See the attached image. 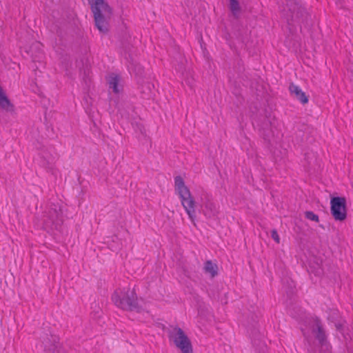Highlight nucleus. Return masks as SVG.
Here are the masks:
<instances>
[{
    "label": "nucleus",
    "instance_id": "1",
    "mask_svg": "<svg viewBox=\"0 0 353 353\" xmlns=\"http://www.w3.org/2000/svg\"><path fill=\"white\" fill-rule=\"evenodd\" d=\"M94 15V22L98 30L102 33L108 31V19L112 14V9L104 0H88Z\"/></svg>",
    "mask_w": 353,
    "mask_h": 353
},
{
    "label": "nucleus",
    "instance_id": "2",
    "mask_svg": "<svg viewBox=\"0 0 353 353\" xmlns=\"http://www.w3.org/2000/svg\"><path fill=\"white\" fill-rule=\"evenodd\" d=\"M174 186L175 190L181 199L182 206L192 223L195 225L196 203L181 176H177L174 178Z\"/></svg>",
    "mask_w": 353,
    "mask_h": 353
},
{
    "label": "nucleus",
    "instance_id": "3",
    "mask_svg": "<svg viewBox=\"0 0 353 353\" xmlns=\"http://www.w3.org/2000/svg\"><path fill=\"white\" fill-rule=\"evenodd\" d=\"M114 303L123 310L139 312L140 306L134 289L117 290L112 296Z\"/></svg>",
    "mask_w": 353,
    "mask_h": 353
},
{
    "label": "nucleus",
    "instance_id": "4",
    "mask_svg": "<svg viewBox=\"0 0 353 353\" xmlns=\"http://www.w3.org/2000/svg\"><path fill=\"white\" fill-rule=\"evenodd\" d=\"M288 10L285 11L284 17L289 26L290 30L296 26L301 25L307 18L305 8L296 1H290L287 4Z\"/></svg>",
    "mask_w": 353,
    "mask_h": 353
},
{
    "label": "nucleus",
    "instance_id": "5",
    "mask_svg": "<svg viewBox=\"0 0 353 353\" xmlns=\"http://www.w3.org/2000/svg\"><path fill=\"white\" fill-rule=\"evenodd\" d=\"M62 210L58 204H51L43 215V226L46 229H56L63 223Z\"/></svg>",
    "mask_w": 353,
    "mask_h": 353
},
{
    "label": "nucleus",
    "instance_id": "6",
    "mask_svg": "<svg viewBox=\"0 0 353 353\" xmlns=\"http://www.w3.org/2000/svg\"><path fill=\"white\" fill-rule=\"evenodd\" d=\"M39 163L47 171H52L55 166V163L58 156L52 147L41 145L38 148Z\"/></svg>",
    "mask_w": 353,
    "mask_h": 353
},
{
    "label": "nucleus",
    "instance_id": "7",
    "mask_svg": "<svg viewBox=\"0 0 353 353\" xmlns=\"http://www.w3.org/2000/svg\"><path fill=\"white\" fill-rule=\"evenodd\" d=\"M169 337L183 353H192L190 341L181 328L174 327L170 331Z\"/></svg>",
    "mask_w": 353,
    "mask_h": 353
},
{
    "label": "nucleus",
    "instance_id": "8",
    "mask_svg": "<svg viewBox=\"0 0 353 353\" xmlns=\"http://www.w3.org/2000/svg\"><path fill=\"white\" fill-rule=\"evenodd\" d=\"M331 213L336 221H342L347 217L346 199L345 197L336 196L331 199Z\"/></svg>",
    "mask_w": 353,
    "mask_h": 353
},
{
    "label": "nucleus",
    "instance_id": "9",
    "mask_svg": "<svg viewBox=\"0 0 353 353\" xmlns=\"http://www.w3.org/2000/svg\"><path fill=\"white\" fill-rule=\"evenodd\" d=\"M42 343L46 353H61V346L57 336L46 335L42 339Z\"/></svg>",
    "mask_w": 353,
    "mask_h": 353
},
{
    "label": "nucleus",
    "instance_id": "10",
    "mask_svg": "<svg viewBox=\"0 0 353 353\" xmlns=\"http://www.w3.org/2000/svg\"><path fill=\"white\" fill-rule=\"evenodd\" d=\"M311 329L316 339L321 345H324L326 342V334L319 319H315L312 321Z\"/></svg>",
    "mask_w": 353,
    "mask_h": 353
},
{
    "label": "nucleus",
    "instance_id": "11",
    "mask_svg": "<svg viewBox=\"0 0 353 353\" xmlns=\"http://www.w3.org/2000/svg\"><path fill=\"white\" fill-rule=\"evenodd\" d=\"M289 90L292 95H293L301 103L305 104L308 102V97L305 93L299 88V86L291 83L289 86Z\"/></svg>",
    "mask_w": 353,
    "mask_h": 353
},
{
    "label": "nucleus",
    "instance_id": "12",
    "mask_svg": "<svg viewBox=\"0 0 353 353\" xmlns=\"http://www.w3.org/2000/svg\"><path fill=\"white\" fill-rule=\"evenodd\" d=\"M203 213L207 218H212L217 215L218 209L214 202L208 199L203 202Z\"/></svg>",
    "mask_w": 353,
    "mask_h": 353
},
{
    "label": "nucleus",
    "instance_id": "13",
    "mask_svg": "<svg viewBox=\"0 0 353 353\" xmlns=\"http://www.w3.org/2000/svg\"><path fill=\"white\" fill-rule=\"evenodd\" d=\"M0 107L8 111V112H13L14 111V105L11 103L10 99L6 96V93L3 92L1 86L0 85Z\"/></svg>",
    "mask_w": 353,
    "mask_h": 353
},
{
    "label": "nucleus",
    "instance_id": "14",
    "mask_svg": "<svg viewBox=\"0 0 353 353\" xmlns=\"http://www.w3.org/2000/svg\"><path fill=\"white\" fill-rule=\"evenodd\" d=\"M108 81L110 89H112V91L116 94L119 93L121 91V86L119 84V76L114 74H112L109 76Z\"/></svg>",
    "mask_w": 353,
    "mask_h": 353
},
{
    "label": "nucleus",
    "instance_id": "15",
    "mask_svg": "<svg viewBox=\"0 0 353 353\" xmlns=\"http://www.w3.org/2000/svg\"><path fill=\"white\" fill-rule=\"evenodd\" d=\"M203 270L205 273L209 274L212 278L217 275L218 267L216 264L213 263L211 261H207L204 263Z\"/></svg>",
    "mask_w": 353,
    "mask_h": 353
},
{
    "label": "nucleus",
    "instance_id": "16",
    "mask_svg": "<svg viewBox=\"0 0 353 353\" xmlns=\"http://www.w3.org/2000/svg\"><path fill=\"white\" fill-rule=\"evenodd\" d=\"M230 8L232 14L236 16L240 11V6L237 0H230Z\"/></svg>",
    "mask_w": 353,
    "mask_h": 353
},
{
    "label": "nucleus",
    "instance_id": "17",
    "mask_svg": "<svg viewBox=\"0 0 353 353\" xmlns=\"http://www.w3.org/2000/svg\"><path fill=\"white\" fill-rule=\"evenodd\" d=\"M305 218H307L309 220H311V221H315V222H319V219L318 215L314 214L312 211H306L305 212Z\"/></svg>",
    "mask_w": 353,
    "mask_h": 353
},
{
    "label": "nucleus",
    "instance_id": "18",
    "mask_svg": "<svg viewBox=\"0 0 353 353\" xmlns=\"http://www.w3.org/2000/svg\"><path fill=\"white\" fill-rule=\"evenodd\" d=\"M271 236L277 243H280L279 235L276 230H272L271 231Z\"/></svg>",
    "mask_w": 353,
    "mask_h": 353
},
{
    "label": "nucleus",
    "instance_id": "19",
    "mask_svg": "<svg viewBox=\"0 0 353 353\" xmlns=\"http://www.w3.org/2000/svg\"><path fill=\"white\" fill-rule=\"evenodd\" d=\"M336 328H337L338 330H339V329L341 328V325H336Z\"/></svg>",
    "mask_w": 353,
    "mask_h": 353
}]
</instances>
